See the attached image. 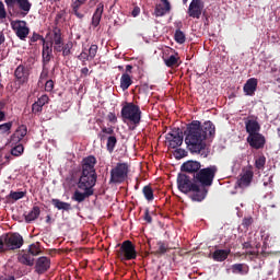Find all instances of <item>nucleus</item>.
Here are the masks:
<instances>
[{
  "label": "nucleus",
  "mask_w": 280,
  "mask_h": 280,
  "mask_svg": "<svg viewBox=\"0 0 280 280\" xmlns=\"http://www.w3.org/2000/svg\"><path fill=\"white\" fill-rule=\"evenodd\" d=\"M63 45L65 43L62 44H54V51H57V54H60L63 49Z\"/></svg>",
  "instance_id": "49"
},
{
  "label": "nucleus",
  "mask_w": 280,
  "mask_h": 280,
  "mask_svg": "<svg viewBox=\"0 0 280 280\" xmlns=\"http://www.w3.org/2000/svg\"><path fill=\"white\" fill-rule=\"evenodd\" d=\"M36 257V245L32 244L28 247V252L25 253L21 258L20 261L25 264L26 266H34V259Z\"/></svg>",
  "instance_id": "21"
},
{
  "label": "nucleus",
  "mask_w": 280,
  "mask_h": 280,
  "mask_svg": "<svg viewBox=\"0 0 280 280\" xmlns=\"http://www.w3.org/2000/svg\"><path fill=\"white\" fill-rule=\"evenodd\" d=\"M257 84L258 82L256 78L248 79L243 86L245 95H249L250 97H253V95H255V91H257Z\"/></svg>",
  "instance_id": "23"
},
{
  "label": "nucleus",
  "mask_w": 280,
  "mask_h": 280,
  "mask_svg": "<svg viewBox=\"0 0 280 280\" xmlns=\"http://www.w3.org/2000/svg\"><path fill=\"white\" fill-rule=\"evenodd\" d=\"M36 220V207H33L32 211L25 214L26 222H34Z\"/></svg>",
  "instance_id": "42"
},
{
  "label": "nucleus",
  "mask_w": 280,
  "mask_h": 280,
  "mask_svg": "<svg viewBox=\"0 0 280 280\" xmlns=\"http://www.w3.org/2000/svg\"><path fill=\"white\" fill-rule=\"evenodd\" d=\"M12 130V122H4L0 125V135H8Z\"/></svg>",
  "instance_id": "40"
},
{
  "label": "nucleus",
  "mask_w": 280,
  "mask_h": 280,
  "mask_svg": "<svg viewBox=\"0 0 280 280\" xmlns=\"http://www.w3.org/2000/svg\"><path fill=\"white\" fill-rule=\"evenodd\" d=\"M243 248L245 249L253 248V244H250V242H245L243 243Z\"/></svg>",
  "instance_id": "57"
},
{
  "label": "nucleus",
  "mask_w": 280,
  "mask_h": 280,
  "mask_svg": "<svg viewBox=\"0 0 280 280\" xmlns=\"http://www.w3.org/2000/svg\"><path fill=\"white\" fill-rule=\"evenodd\" d=\"M250 224H253V218H245L243 220V226L248 228Z\"/></svg>",
  "instance_id": "50"
},
{
  "label": "nucleus",
  "mask_w": 280,
  "mask_h": 280,
  "mask_svg": "<svg viewBox=\"0 0 280 280\" xmlns=\"http://www.w3.org/2000/svg\"><path fill=\"white\" fill-rule=\"evenodd\" d=\"M11 27L13 32H15L18 38L21 40H25L27 36L30 35V27H27V22L26 21H11Z\"/></svg>",
  "instance_id": "12"
},
{
  "label": "nucleus",
  "mask_w": 280,
  "mask_h": 280,
  "mask_svg": "<svg viewBox=\"0 0 280 280\" xmlns=\"http://www.w3.org/2000/svg\"><path fill=\"white\" fill-rule=\"evenodd\" d=\"M97 1H100V0H90L89 4H90L91 7L96 5V4H97Z\"/></svg>",
  "instance_id": "60"
},
{
  "label": "nucleus",
  "mask_w": 280,
  "mask_h": 280,
  "mask_svg": "<svg viewBox=\"0 0 280 280\" xmlns=\"http://www.w3.org/2000/svg\"><path fill=\"white\" fill-rule=\"evenodd\" d=\"M255 167L256 170H264L266 167V156L260 155L255 160Z\"/></svg>",
  "instance_id": "37"
},
{
  "label": "nucleus",
  "mask_w": 280,
  "mask_h": 280,
  "mask_svg": "<svg viewBox=\"0 0 280 280\" xmlns=\"http://www.w3.org/2000/svg\"><path fill=\"white\" fill-rule=\"evenodd\" d=\"M117 246H120V248L116 250V257L120 261H132L137 259V248L132 244V241H125Z\"/></svg>",
  "instance_id": "9"
},
{
  "label": "nucleus",
  "mask_w": 280,
  "mask_h": 280,
  "mask_svg": "<svg viewBox=\"0 0 280 280\" xmlns=\"http://www.w3.org/2000/svg\"><path fill=\"white\" fill-rule=\"evenodd\" d=\"M215 174H218V166L215 165L200 168L199 172L194 175L195 183H199V185H201L200 187L207 189V187H211V185H213Z\"/></svg>",
  "instance_id": "6"
},
{
  "label": "nucleus",
  "mask_w": 280,
  "mask_h": 280,
  "mask_svg": "<svg viewBox=\"0 0 280 280\" xmlns=\"http://www.w3.org/2000/svg\"><path fill=\"white\" fill-rule=\"evenodd\" d=\"M107 119L110 124H117V115H115V113H109Z\"/></svg>",
  "instance_id": "48"
},
{
  "label": "nucleus",
  "mask_w": 280,
  "mask_h": 280,
  "mask_svg": "<svg viewBox=\"0 0 280 280\" xmlns=\"http://www.w3.org/2000/svg\"><path fill=\"white\" fill-rule=\"evenodd\" d=\"M4 250H7L5 248V242L3 240V235L0 236V253H3Z\"/></svg>",
  "instance_id": "51"
},
{
  "label": "nucleus",
  "mask_w": 280,
  "mask_h": 280,
  "mask_svg": "<svg viewBox=\"0 0 280 280\" xmlns=\"http://www.w3.org/2000/svg\"><path fill=\"white\" fill-rule=\"evenodd\" d=\"M120 115L124 121H128L132 126H139L141 124V107L135 105V103H126L121 108Z\"/></svg>",
  "instance_id": "7"
},
{
  "label": "nucleus",
  "mask_w": 280,
  "mask_h": 280,
  "mask_svg": "<svg viewBox=\"0 0 280 280\" xmlns=\"http://www.w3.org/2000/svg\"><path fill=\"white\" fill-rule=\"evenodd\" d=\"M174 39L178 43V45H184L187 37L185 36V33L180 31V28H177L174 34Z\"/></svg>",
  "instance_id": "35"
},
{
  "label": "nucleus",
  "mask_w": 280,
  "mask_h": 280,
  "mask_svg": "<svg viewBox=\"0 0 280 280\" xmlns=\"http://www.w3.org/2000/svg\"><path fill=\"white\" fill-rule=\"evenodd\" d=\"M27 135V127L25 125H21L14 133L11 136V139L9 141V145H11V154L12 156H21L24 152L23 144H21V141L25 138Z\"/></svg>",
  "instance_id": "5"
},
{
  "label": "nucleus",
  "mask_w": 280,
  "mask_h": 280,
  "mask_svg": "<svg viewBox=\"0 0 280 280\" xmlns=\"http://www.w3.org/2000/svg\"><path fill=\"white\" fill-rule=\"evenodd\" d=\"M196 183V179L187 175V173H179L177 175V188L179 191H182V194H191L190 200H192V202H202V200L207 198L209 190L200 187V185Z\"/></svg>",
  "instance_id": "3"
},
{
  "label": "nucleus",
  "mask_w": 280,
  "mask_h": 280,
  "mask_svg": "<svg viewBox=\"0 0 280 280\" xmlns=\"http://www.w3.org/2000/svg\"><path fill=\"white\" fill-rule=\"evenodd\" d=\"M231 255V248L228 249H217L212 254V259L214 261H226Z\"/></svg>",
  "instance_id": "26"
},
{
  "label": "nucleus",
  "mask_w": 280,
  "mask_h": 280,
  "mask_svg": "<svg viewBox=\"0 0 280 280\" xmlns=\"http://www.w3.org/2000/svg\"><path fill=\"white\" fill-rule=\"evenodd\" d=\"M240 179L237 180L238 187L244 189L246 187H250L253 183V177L255 176V172L253 171V165H248L247 167L243 168Z\"/></svg>",
  "instance_id": "13"
},
{
  "label": "nucleus",
  "mask_w": 280,
  "mask_h": 280,
  "mask_svg": "<svg viewBox=\"0 0 280 280\" xmlns=\"http://www.w3.org/2000/svg\"><path fill=\"white\" fill-rule=\"evenodd\" d=\"M2 238L7 250H16L23 246V236L19 233L3 234Z\"/></svg>",
  "instance_id": "11"
},
{
  "label": "nucleus",
  "mask_w": 280,
  "mask_h": 280,
  "mask_svg": "<svg viewBox=\"0 0 280 280\" xmlns=\"http://www.w3.org/2000/svg\"><path fill=\"white\" fill-rule=\"evenodd\" d=\"M43 74L40 75V78H39V81H38V84H43Z\"/></svg>",
  "instance_id": "62"
},
{
  "label": "nucleus",
  "mask_w": 280,
  "mask_h": 280,
  "mask_svg": "<svg viewBox=\"0 0 280 280\" xmlns=\"http://www.w3.org/2000/svg\"><path fill=\"white\" fill-rule=\"evenodd\" d=\"M51 205L58 211H71V203L61 201L60 199H51Z\"/></svg>",
  "instance_id": "31"
},
{
  "label": "nucleus",
  "mask_w": 280,
  "mask_h": 280,
  "mask_svg": "<svg viewBox=\"0 0 280 280\" xmlns=\"http://www.w3.org/2000/svg\"><path fill=\"white\" fill-rule=\"evenodd\" d=\"M185 135V143L191 154H198L202 159L209 156L211 150L207 145V139L215 137V125L211 120L203 124L199 120H192L187 125Z\"/></svg>",
  "instance_id": "1"
},
{
  "label": "nucleus",
  "mask_w": 280,
  "mask_h": 280,
  "mask_svg": "<svg viewBox=\"0 0 280 280\" xmlns=\"http://www.w3.org/2000/svg\"><path fill=\"white\" fill-rule=\"evenodd\" d=\"M247 143H249L250 148L254 150H261L264 145H266V138L261 133H253L247 137Z\"/></svg>",
  "instance_id": "17"
},
{
  "label": "nucleus",
  "mask_w": 280,
  "mask_h": 280,
  "mask_svg": "<svg viewBox=\"0 0 280 280\" xmlns=\"http://www.w3.org/2000/svg\"><path fill=\"white\" fill-rule=\"evenodd\" d=\"M249 267L246 264H234L232 265L233 275H248Z\"/></svg>",
  "instance_id": "29"
},
{
  "label": "nucleus",
  "mask_w": 280,
  "mask_h": 280,
  "mask_svg": "<svg viewBox=\"0 0 280 280\" xmlns=\"http://www.w3.org/2000/svg\"><path fill=\"white\" fill-rule=\"evenodd\" d=\"M115 145H117V136H109L107 138L106 149L107 152H115Z\"/></svg>",
  "instance_id": "34"
},
{
  "label": "nucleus",
  "mask_w": 280,
  "mask_h": 280,
  "mask_svg": "<svg viewBox=\"0 0 280 280\" xmlns=\"http://www.w3.org/2000/svg\"><path fill=\"white\" fill-rule=\"evenodd\" d=\"M175 156L176 159H184V156H187V151L185 149H177L175 150Z\"/></svg>",
  "instance_id": "45"
},
{
  "label": "nucleus",
  "mask_w": 280,
  "mask_h": 280,
  "mask_svg": "<svg viewBox=\"0 0 280 280\" xmlns=\"http://www.w3.org/2000/svg\"><path fill=\"white\" fill-rule=\"evenodd\" d=\"M8 16V12L5 11V4L0 1V21H3Z\"/></svg>",
  "instance_id": "44"
},
{
  "label": "nucleus",
  "mask_w": 280,
  "mask_h": 280,
  "mask_svg": "<svg viewBox=\"0 0 280 280\" xmlns=\"http://www.w3.org/2000/svg\"><path fill=\"white\" fill-rule=\"evenodd\" d=\"M161 3L155 4L154 15L156 18L165 16V14H170L172 12V3L170 0H160Z\"/></svg>",
  "instance_id": "18"
},
{
  "label": "nucleus",
  "mask_w": 280,
  "mask_h": 280,
  "mask_svg": "<svg viewBox=\"0 0 280 280\" xmlns=\"http://www.w3.org/2000/svg\"><path fill=\"white\" fill-rule=\"evenodd\" d=\"M51 268V259L49 257L42 256L36 260V272L37 275H45L47 270Z\"/></svg>",
  "instance_id": "20"
},
{
  "label": "nucleus",
  "mask_w": 280,
  "mask_h": 280,
  "mask_svg": "<svg viewBox=\"0 0 280 280\" xmlns=\"http://www.w3.org/2000/svg\"><path fill=\"white\" fill-rule=\"evenodd\" d=\"M129 172L130 166H128V163H117L110 171L109 183H114L115 185L125 183Z\"/></svg>",
  "instance_id": "10"
},
{
  "label": "nucleus",
  "mask_w": 280,
  "mask_h": 280,
  "mask_svg": "<svg viewBox=\"0 0 280 280\" xmlns=\"http://www.w3.org/2000/svg\"><path fill=\"white\" fill-rule=\"evenodd\" d=\"M4 3L9 12H12L14 16H27L30 10H32L30 0H4Z\"/></svg>",
  "instance_id": "8"
},
{
  "label": "nucleus",
  "mask_w": 280,
  "mask_h": 280,
  "mask_svg": "<svg viewBox=\"0 0 280 280\" xmlns=\"http://www.w3.org/2000/svg\"><path fill=\"white\" fill-rule=\"evenodd\" d=\"M78 58L83 62V65H86V61L92 60L89 52H86V49L82 50Z\"/></svg>",
  "instance_id": "43"
},
{
  "label": "nucleus",
  "mask_w": 280,
  "mask_h": 280,
  "mask_svg": "<svg viewBox=\"0 0 280 280\" xmlns=\"http://www.w3.org/2000/svg\"><path fill=\"white\" fill-rule=\"evenodd\" d=\"M106 135H109V137H115V129L113 127H102V130L98 133V139H101V141H105Z\"/></svg>",
  "instance_id": "32"
},
{
  "label": "nucleus",
  "mask_w": 280,
  "mask_h": 280,
  "mask_svg": "<svg viewBox=\"0 0 280 280\" xmlns=\"http://www.w3.org/2000/svg\"><path fill=\"white\" fill-rule=\"evenodd\" d=\"M277 130H278V137L280 139V127Z\"/></svg>",
  "instance_id": "64"
},
{
  "label": "nucleus",
  "mask_w": 280,
  "mask_h": 280,
  "mask_svg": "<svg viewBox=\"0 0 280 280\" xmlns=\"http://www.w3.org/2000/svg\"><path fill=\"white\" fill-rule=\"evenodd\" d=\"M143 220L148 222V224H152V215H150V209L144 210Z\"/></svg>",
  "instance_id": "46"
},
{
  "label": "nucleus",
  "mask_w": 280,
  "mask_h": 280,
  "mask_svg": "<svg viewBox=\"0 0 280 280\" xmlns=\"http://www.w3.org/2000/svg\"><path fill=\"white\" fill-rule=\"evenodd\" d=\"M25 197V191H11L9 194V198H11V200H21V198Z\"/></svg>",
  "instance_id": "39"
},
{
  "label": "nucleus",
  "mask_w": 280,
  "mask_h": 280,
  "mask_svg": "<svg viewBox=\"0 0 280 280\" xmlns=\"http://www.w3.org/2000/svg\"><path fill=\"white\" fill-rule=\"evenodd\" d=\"M245 255L249 257H259V252H246Z\"/></svg>",
  "instance_id": "55"
},
{
  "label": "nucleus",
  "mask_w": 280,
  "mask_h": 280,
  "mask_svg": "<svg viewBox=\"0 0 280 280\" xmlns=\"http://www.w3.org/2000/svg\"><path fill=\"white\" fill-rule=\"evenodd\" d=\"M71 49H73L72 42H68L67 44H63L62 56H65V57L71 56Z\"/></svg>",
  "instance_id": "38"
},
{
  "label": "nucleus",
  "mask_w": 280,
  "mask_h": 280,
  "mask_svg": "<svg viewBox=\"0 0 280 280\" xmlns=\"http://www.w3.org/2000/svg\"><path fill=\"white\" fill-rule=\"evenodd\" d=\"M149 246L151 255H154L155 257H161L170 250V246L163 241H149Z\"/></svg>",
  "instance_id": "14"
},
{
  "label": "nucleus",
  "mask_w": 280,
  "mask_h": 280,
  "mask_svg": "<svg viewBox=\"0 0 280 280\" xmlns=\"http://www.w3.org/2000/svg\"><path fill=\"white\" fill-rule=\"evenodd\" d=\"M97 45L92 44L89 48L88 55L90 56V59L95 60V57L97 56Z\"/></svg>",
  "instance_id": "41"
},
{
  "label": "nucleus",
  "mask_w": 280,
  "mask_h": 280,
  "mask_svg": "<svg viewBox=\"0 0 280 280\" xmlns=\"http://www.w3.org/2000/svg\"><path fill=\"white\" fill-rule=\"evenodd\" d=\"M97 158L89 155L81 162V175L77 183L78 189L72 195L74 202H84L86 198H91L95 194V185H97Z\"/></svg>",
  "instance_id": "2"
},
{
  "label": "nucleus",
  "mask_w": 280,
  "mask_h": 280,
  "mask_svg": "<svg viewBox=\"0 0 280 280\" xmlns=\"http://www.w3.org/2000/svg\"><path fill=\"white\" fill-rule=\"evenodd\" d=\"M86 3V0H74L71 3L72 12L78 19H84V14L80 13V8Z\"/></svg>",
  "instance_id": "28"
},
{
  "label": "nucleus",
  "mask_w": 280,
  "mask_h": 280,
  "mask_svg": "<svg viewBox=\"0 0 280 280\" xmlns=\"http://www.w3.org/2000/svg\"><path fill=\"white\" fill-rule=\"evenodd\" d=\"M102 14H104V3H98L96 7V10L93 13L92 16V25L94 27H97L102 21Z\"/></svg>",
  "instance_id": "25"
},
{
  "label": "nucleus",
  "mask_w": 280,
  "mask_h": 280,
  "mask_svg": "<svg viewBox=\"0 0 280 280\" xmlns=\"http://www.w3.org/2000/svg\"><path fill=\"white\" fill-rule=\"evenodd\" d=\"M200 167H202V164H200V162L198 161H187L185 163L182 164L180 170L182 172H186V174H198V172H200Z\"/></svg>",
  "instance_id": "19"
},
{
  "label": "nucleus",
  "mask_w": 280,
  "mask_h": 280,
  "mask_svg": "<svg viewBox=\"0 0 280 280\" xmlns=\"http://www.w3.org/2000/svg\"><path fill=\"white\" fill-rule=\"evenodd\" d=\"M5 43V35L3 32L0 31V45H3Z\"/></svg>",
  "instance_id": "56"
},
{
  "label": "nucleus",
  "mask_w": 280,
  "mask_h": 280,
  "mask_svg": "<svg viewBox=\"0 0 280 280\" xmlns=\"http://www.w3.org/2000/svg\"><path fill=\"white\" fill-rule=\"evenodd\" d=\"M46 222H47V223L51 222V217H50V215H47V217H46Z\"/></svg>",
  "instance_id": "61"
},
{
  "label": "nucleus",
  "mask_w": 280,
  "mask_h": 280,
  "mask_svg": "<svg viewBox=\"0 0 280 280\" xmlns=\"http://www.w3.org/2000/svg\"><path fill=\"white\" fill-rule=\"evenodd\" d=\"M245 128L248 136L257 135L261 130L259 122L253 119L245 121Z\"/></svg>",
  "instance_id": "24"
},
{
  "label": "nucleus",
  "mask_w": 280,
  "mask_h": 280,
  "mask_svg": "<svg viewBox=\"0 0 280 280\" xmlns=\"http://www.w3.org/2000/svg\"><path fill=\"white\" fill-rule=\"evenodd\" d=\"M48 102H49V96H47V94L42 95L36 102L37 113H40V110H43V106H45V104H47Z\"/></svg>",
  "instance_id": "36"
},
{
  "label": "nucleus",
  "mask_w": 280,
  "mask_h": 280,
  "mask_svg": "<svg viewBox=\"0 0 280 280\" xmlns=\"http://www.w3.org/2000/svg\"><path fill=\"white\" fill-rule=\"evenodd\" d=\"M130 86H132V77H130L128 72H125L121 74V78H120V89L122 91H128Z\"/></svg>",
  "instance_id": "30"
},
{
  "label": "nucleus",
  "mask_w": 280,
  "mask_h": 280,
  "mask_svg": "<svg viewBox=\"0 0 280 280\" xmlns=\"http://www.w3.org/2000/svg\"><path fill=\"white\" fill-rule=\"evenodd\" d=\"M166 140L173 150L179 148V145H183V131L179 128H174L172 132L167 133Z\"/></svg>",
  "instance_id": "15"
},
{
  "label": "nucleus",
  "mask_w": 280,
  "mask_h": 280,
  "mask_svg": "<svg viewBox=\"0 0 280 280\" xmlns=\"http://www.w3.org/2000/svg\"><path fill=\"white\" fill-rule=\"evenodd\" d=\"M5 119V113L3 112V103L0 102V121Z\"/></svg>",
  "instance_id": "52"
},
{
  "label": "nucleus",
  "mask_w": 280,
  "mask_h": 280,
  "mask_svg": "<svg viewBox=\"0 0 280 280\" xmlns=\"http://www.w3.org/2000/svg\"><path fill=\"white\" fill-rule=\"evenodd\" d=\"M14 75H15V80H16V82H19V84H25V82H27V80H30V71H27V69H25V67H23V66H19L15 69Z\"/></svg>",
  "instance_id": "22"
},
{
  "label": "nucleus",
  "mask_w": 280,
  "mask_h": 280,
  "mask_svg": "<svg viewBox=\"0 0 280 280\" xmlns=\"http://www.w3.org/2000/svg\"><path fill=\"white\" fill-rule=\"evenodd\" d=\"M36 40H42L43 43V51H42V56H43V60L44 62H49V60H51V51H52V47L54 45H62L63 39H62V32L60 31V28H55L52 31V42H45V38H43L42 35L36 34Z\"/></svg>",
  "instance_id": "4"
},
{
  "label": "nucleus",
  "mask_w": 280,
  "mask_h": 280,
  "mask_svg": "<svg viewBox=\"0 0 280 280\" xmlns=\"http://www.w3.org/2000/svg\"><path fill=\"white\" fill-rule=\"evenodd\" d=\"M138 14H141V9L139 7L133 8L131 15L137 16Z\"/></svg>",
  "instance_id": "53"
},
{
  "label": "nucleus",
  "mask_w": 280,
  "mask_h": 280,
  "mask_svg": "<svg viewBox=\"0 0 280 280\" xmlns=\"http://www.w3.org/2000/svg\"><path fill=\"white\" fill-rule=\"evenodd\" d=\"M45 91H47L48 93H51V91H54V81L52 80L46 81Z\"/></svg>",
  "instance_id": "47"
},
{
  "label": "nucleus",
  "mask_w": 280,
  "mask_h": 280,
  "mask_svg": "<svg viewBox=\"0 0 280 280\" xmlns=\"http://www.w3.org/2000/svg\"><path fill=\"white\" fill-rule=\"evenodd\" d=\"M43 253V250H40V243H36V255H40Z\"/></svg>",
  "instance_id": "58"
},
{
  "label": "nucleus",
  "mask_w": 280,
  "mask_h": 280,
  "mask_svg": "<svg viewBox=\"0 0 280 280\" xmlns=\"http://www.w3.org/2000/svg\"><path fill=\"white\" fill-rule=\"evenodd\" d=\"M164 63L170 68L174 69V67H180V57L178 54L171 55L167 58H163Z\"/></svg>",
  "instance_id": "27"
},
{
  "label": "nucleus",
  "mask_w": 280,
  "mask_h": 280,
  "mask_svg": "<svg viewBox=\"0 0 280 280\" xmlns=\"http://www.w3.org/2000/svg\"><path fill=\"white\" fill-rule=\"evenodd\" d=\"M261 255H262V257H268V253H266V252H261Z\"/></svg>",
  "instance_id": "63"
},
{
  "label": "nucleus",
  "mask_w": 280,
  "mask_h": 280,
  "mask_svg": "<svg viewBox=\"0 0 280 280\" xmlns=\"http://www.w3.org/2000/svg\"><path fill=\"white\" fill-rule=\"evenodd\" d=\"M142 194L145 198V200H148V202H152V200H154V190L152 189V186L147 185L142 188Z\"/></svg>",
  "instance_id": "33"
},
{
  "label": "nucleus",
  "mask_w": 280,
  "mask_h": 280,
  "mask_svg": "<svg viewBox=\"0 0 280 280\" xmlns=\"http://www.w3.org/2000/svg\"><path fill=\"white\" fill-rule=\"evenodd\" d=\"M125 73H132V66L131 65L126 66V72Z\"/></svg>",
  "instance_id": "59"
},
{
  "label": "nucleus",
  "mask_w": 280,
  "mask_h": 280,
  "mask_svg": "<svg viewBox=\"0 0 280 280\" xmlns=\"http://www.w3.org/2000/svg\"><path fill=\"white\" fill-rule=\"evenodd\" d=\"M89 75V68L81 69V78H86Z\"/></svg>",
  "instance_id": "54"
},
{
  "label": "nucleus",
  "mask_w": 280,
  "mask_h": 280,
  "mask_svg": "<svg viewBox=\"0 0 280 280\" xmlns=\"http://www.w3.org/2000/svg\"><path fill=\"white\" fill-rule=\"evenodd\" d=\"M205 10V2L202 0H191L188 7V15L191 19H200Z\"/></svg>",
  "instance_id": "16"
}]
</instances>
